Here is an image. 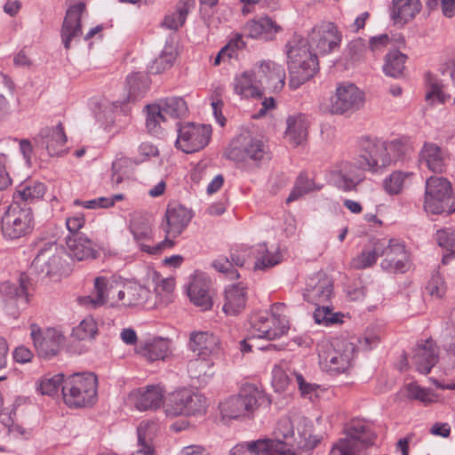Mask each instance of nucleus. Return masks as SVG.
<instances>
[{"instance_id":"f257e3e1","label":"nucleus","mask_w":455,"mask_h":455,"mask_svg":"<svg viewBox=\"0 0 455 455\" xmlns=\"http://www.w3.org/2000/svg\"><path fill=\"white\" fill-rule=\"evenodd\" d=\"M285 48L290 73L289 86L297 89L313 77L316 72L317 57L309 51L307 42L299 35H294L288 41Z\"/></svg>"},{"instance_id":"f03ea898","label":"nucleus","mask_w":455,"mask_h":455,"mask_svg":"<svg viewBox=\"0 0 455 455\" xmlns=\"http://www.w3.org/2000/svg\"><path fill=\"white\" fill-rule=\"evenodd\" d=\"M345 437L331 447L330 455H363L373 444L375 435L371 426L361 419H353L344 426Z\"/></svg>"},{"instance_id":"7ed1b4c3","label":"nucleus","mask_w":455,"mask_h":455,"mask_svg":"<svg viewBox=\"0 0 455 455\" xmlns=\"http://www.w3.org/2000/svg\"><path fill=\"white\" fill-rule=\"evenodd\" d=\"M97 377L92 372L68 376L61 387L65 403L71 408L93 404L97 400Z\"/></svg>"},{"instance_id":"20e7f679","label":"nucleus","mask_w":455,"mask_h":455,"mask_svg":"<svg viewBox=\"0 0 455 455\" xmlns=\"http://www.w3.org/2000/svg\"><path fill=\"white\" fill-rule=\"evenodd\" d=\"M270 399L262 390L253 385H245L237 395L230 396L220 404L224 418L238 419L251 413L259 405H269Z\"/></svg>"},{"instance_id":"39448f33","label":"nucleus","mask_w":455,"mask_h":455,"mask_svg":"<svg viewBox=\"0 0 455 455\" xmlns=\"http://www.w3.org/2000/svg\"><path fill=\"white\" fill-rule=\"evenodd\" d=\"M35 227L31 208L12 202L1 220L2 234L5 239L18 240L30 235Z\"/></svg>"},{"instance_id":"423d86ee","label":"nucleus","mask_w":455,"mask_h":455,"mask_svg":"<svg viewBox=\"0 0 455 455\" xmlns=\"http://www.w3.org/2000/svg\"><path fill=\"white\" fill-rule=\"evenodd\" d=\"M360 164L367 172H382L390 165L386 141L378 138L363 137L360 140Z\"/></svg>"},{"instance_id":"0eeeda50","label":"nucleus","mask_w":455,"mask_h":455,"mask_svg":"<svg viewBox=\"0 0 455 455\" xmlns=\"http://www.w3.org/2000/svg\"><path fill=\"white\" fill-rule=\"evenodd\" d=\"M211 134L210 125L195 123L180 124L176 147L187 154L199 151L209 143Z\"/></svg>"},{"instance_id":"6e6552de","label":"nucleus","mask_w":455,"mask_h":455,"mask_svg":"<svg viewBox=\"0 0 455 455\" xmlns=\"http://www.w3.org/2000/svg\"><path fill=\"white\" fill-rule=\"evenodd\" d=\"M62 267L61 251L56 243L47 242L43 244L30 266V272L39 278L58 275Z\"/></svg>"},{"instance_id":"1a4fd4ad","label":"nucleus","mask_w":455,"mask_h":455,"mask_svg":"<svg viewBox=\"0 0 455 455\" xmlns=\"http://www.w3.org/2000/svg\"><path fill=\"white\" fill-rule=\"evenodd\" d=\"M452 194L451 182L443 177H430L426 182L424 208L433 214L444 212Z\"/></svg>"},{"instance_id":"9d476101","label":"nucleus","mask_w":455,"mask_h":455,"mask_svg":"<svg viewBox=\"0 0 455 455\" xmlns=\"http://www.w3.org/2000/svg\"><path fill=\"white\" fill-rule=\"evenodd\" d=\"M169 405L167 411L173 416L195 415L205 411L206 399L201 394L183 388L171 395Z\"/></svg>"},{"instance_id":"9b49d317","label":"nucleus","mask_w":455,"mask_h":455,"mask_svg":"<svg viewBox=\"0 0 455 455\" xmlns=\"http://www.w3.org/2000/svg\"><path fill=\"white\" fill-rule=\"evenodd\" d=\"M250 323L258 339L274 340L289 330L288 321L284 318L269 316L267 312H258L251 316Z\"/></svg>"},{"instance_id":"f8f14e48","label":"nucleus","mask_w":455,"mask_h":455,"mask_svg":"<svg viewBox=\"0 0 455 455\" xmlns=\"http://www.w3.org/2000/svg\"><path fill=\"white\" fill-rule=\"evenodd\" d=\"M379 243L385 246L381 250L380 256L383 257L381 267L391 273H404L409 269V256L405 246L395 239L382 238Z\"/></svg>"},{"instance_id":"ddd939ff","label":"nucleus","mask_w":455,"mask_h":455,"mask_svg":"<svg viewBox=\"0 0 455 455\" xmlns=\"http://www.w3.org/2000/svg\"><path fill=\"white\" fill-rule=\"evenodd\" d=\"M28 276L25 274H20L18 283L4 282L1 284L0 291L3 295L6 310L10 314L16 315L28 305Z\"/></svg>"},{"instance_id":"4468645a","label":"nucleus","mask_w":455,"mask_h":455,"mask_svg":"<svg viewBox=\"0 0 455 455\" xmlns=\"http://www.w3.org/2000/svg\"><path fill=\"white\" fill-rule=\"evenodd\" d=\"M364 96L353 84H342L331 98V110L333 114H344L358 110L363 106Z\"/></svg>"},{"instance_id":"2eb2a0df","label":"nucleus","mask_w":455,"mask_h":455,"mask_svg":"<svg viewBox=\"0 0 455 455\" xmlns=\"http://www.w3.org/2000/svg\"><path fill=\"white\" fill-rule=\"evenodd\" d=\"M239 147L232 149L231 154L243 161L254 163L265 162L270 159L269 147L260 138L251 135H242L237 139Z\"/></svg>"},{"instance_id":"dca6fc26","label":"nucleus","mask_w":455,"mask_h":455,"mask_svg":"<svg viewBox=\"0 0 455 455\" xmlns=\"http://www.w3.org/2000/svg\"><path fill=\"white\" fill-rule=\"evenodd\" d=\"M366 169L360 164L359 156L354 162L342 161L332 171V178L338 188L344 191L354 190L364 180Z\"/></svg>"},{"instance_id":"f3484780","label":"nucleus","mask_w":455,"mask_h":455,"mask_svg":"<svg viewBox=\"0 0 455 455\" xmlns=\"http://www.w3.org/2000/svg\"><path fill=\"white\" fill-rule=\"evenodd\" d=\"M67 136L61 123L53 127H45L34 138L35 146L38 149H45L49 156H60L65 152L64 146Z\"/></svg>"},{"instance_id":"a211bd4d","label":"nucleus","mask_w":455,"mask_h":455,"mask_svg":"<svg viewBox=\"0 0 455 455\" xmlns=\"http://www.w3.org/2000/svg\"><path fill=\"white\" fill-rule=\"evenodd\" d=\"M256 76L261 90L279 92L285 84L284 68L271 60L262 61L256 70Z\"/></svg>"},{"instance_id":"6ab92c4d","label":"nucleus","mask_w":455,"mask_h":455,"mask_svg":"<svg viewBox=\"0 0 455 455\" xmlns=\"http://www.w3.org/2000/svg\"><path fill=\"white\" fill-rule=\"evenodd\" d=\"M31 337L39 356L47 359L55 356L60 352L64 339L62 334L53 328L44 331L33 328Z\"/></svg>"},{"instance_id":"aec40b11","label":"nucleus","mask_w":455,"mask_h":455,"mask_svg":"<svg viewBox=\"0 0 455 455\" xmlns=\"http://www.w3.org/2000/svg\"><path fill=\"white\" fill-rule=\"evenodd\" d=\"M333 294L332 280L324 273H317L307 283L304 297L314 305L326 304Z\"/></svg>"},{"instance_id":"412c9836","label":"nucleus","mask_w":455,"mask_h":455,"mask_svg":"<svg viewBox=\"0 0 455 455\" xmlns=\"http://www.w3.org/2000/svg\"><path fill=\"white\" fill-rule=\"evenodd\" d=\"M192 219L191 212L180 204H169L162 228L167 235L177 237Z\"/></svg>"},{"instance_id":"4be33fe9","label":"nucleus","mask_w":455,"mask_h":455,"mask_svg":"<svg viewBox=\"0 0 455 455\" xmlns=\"http://www.w3.org/2000/svg\"><path fill=\"white\" fill-rule=\"evenodd\" d=\"M243 30L251 38L267 42L274 40L283 28L271 17L265 15L247 21Z\"/></svg>"},{"instance_id":"5701e85b","label":"nucleus","mask_w":455,"mask_h":455,"mask_svg":"<svg viewBox=\"0 0 455 455\" xmlns=\"http://www.w3.org/2000/svg\"><path fill=\"white\" fill-rule=\"evenodd\" d=\"M355 347L347 341H337L333 345V350L324 357L328 363L329 371L333 373L346 371L350 366L354 358Z\"/></svg>"},{"instance_id":"b1692460","label":"nucleus","mask_w":455,"mask_h":455,"mask_svg":"<svg viewBox=\"0 0 455 455\" xmlns=\"http://www.w3.org/2000/svg\"><path fill=\"white\" fill-rule=\"evenodd\" d=\"M85 9V4L79 2L68 10L61 28V37L66 50L70 48L72 39L79 37L82 34L81 14Z\"/></svg>"},{"instance_id":"393cba45","label":"nucleus","mask_w":455,"mask_h":455,"mask_svg":"<svg viewBox=\"0 0 455 455\" xmlns=\"http://www.w3.org/2000/svg\"><path fill=\"white\" fill-rule=\"evenodd\" d=\"M114 286L105 276H98L94 279V285L92 293L88 296L80 297L78 302L80 305L89 308L95 309L105 305L112 296Z\"/></svg>"},{"instance_id":"a878e982","label":"nucleus","mask_w":455,"mask_h":455,"mask_svg":"<svg viewBox=\"0 0 455 455\" xmlns=\"http://www.w3.org/2000/svg\"><path fill=\"white\" fill-rule=\"evenodd\" d=\"M66 243L70 257L79 261L94 259L99 257L96 244L84 235H68Z\"/></svg>"},{"instance_id":"bb28decb","label":"nucleus","mask_w":455,"mask_h":455,"mask_svg":"<svg viewBox=\"0 0 455 455\" xmlns=\"http://www.w3.org/2000/svg\"><path fill=\"white\" fill-rule=\"evenodd\" d=\"M135 407L140 411L156 410L164 402V390L160 386H148L131 394Z\"/></svg>"},{"instance_id":"cd10ccee","label":"nucleus","mask_w":455,"mask_h":455,"mask_svg":"<svg viewBox=\"0 0 455 455\" xmlns=\"http://www.w3.org/2000/svg\"><path fill=\"white\" fill-rule=\"evenodd\" d=\"M438 361V347L432 339L417 346L412 362L419 372L427 374Z\"/></svg>"},{"instance_id":"c85d7f7f","label":"nucleus","mask_w":455,"mask_h":455,"mask_svg":"<svg viewBox=\"0 0 455 455\" xmlns=\"http://www.w3.org/2000/svg\"><path fill=\"white\" fill-rule=\"evenodd\" d=\"M247 301V287L238 283L228 286L224 291L222 309L226 315H236L245 307Z\"/></svg>"},{"instance_id":"c756f323","label":"nucleus","mask_w":455,"mask_h":455,"mask_svg":"<svg viewBox=\"0 0 455 455\" xmlns=\"http://www.w3.org/2000/svg\"><path fill=\"white\" fill-rule=\"evenodd\" d=\"M312 41L315 43V48L321 54H327L339 46L341 37L336 27L330 23L324 28L314 29Z\"/></svg>"},{"instance_id":"7c9ffc66","label":"nucleus","mask_w":455,"mask_h":455,"mask_svg":"<svg viewBox=\"0 0 455 455\" xmlns=\"http://www.w3.org/2000/svg\"><path fill=\"white\" fill-rule=\"evenodd\" d=\"M189 347L199 356H209L220 350V339L210 331H193L189 338Z\"/></svg>"},{"instance_id":"2f4dec72","label":"nucleus","mask_w":455,"mask_h":455,"mask_svg":"<svg viewBox=\"0 0 455 455\" xmlns=\"http://www.w3.org/2000/svg\"><path fill=\"white\" fill-rule=\"evenodd\" d=\"M421 163L433 172L442 173L446 167V155L440 147L434 143H425L420 154Z\"/></svg>"},{"instance_id":"473e14b6","label":"nucleus","mask_w":455,"mask_h":455,"mask_svg":"<svg viewBox=\"0 0 455 455\" xmlns=\"http://www.w3.org/2000/svg\"><path fill=\"white\" fill-rule=\"evenodd\" d=\"M286 124L285 137L294 147L302 144L307 140L308 121L305 115L299 114L289 116Z\"/></svg>"},{"instance_id":"72a5a7b5","label":"nucleus","mask_w":455,"mask_h":455,"mask_svg":"<svg viewBox=\"0 0 455 455\" xmlns=\"http://www.w3.org/2000/svg\"><path fill=\"white\" fill-rule=\"evenodd\" d=\"M138 353L148 361L164 360L171 354L170 340L156 338L141 344Z\"/></svg>"},{"instance_id":"f704fd0d","label":"nucleus","mask_w":455,"mask_h":455,"mask_svg":"<svg viewBox=\"0 0 455 455\" xmlns=\"http://www.w3.org/2000/svg\"><path fill=\"white\" fill-rule=\"evenodd\" d=\"M234 91L236 94L244 98L260 96L261 88L256 72L245 71L236 76L234 80Z\"/></svg>"},{"instance_id":"c9c22d12","label":"nucleus","mask_w":455,"mask_h":455,"mask_svg":"<svg viewBox=\"0 0 455 455\" xmlns=\"http://www.w3.org/2000/svg\"><path fill=\"white\" fill-rule=\"evenodd\" d=\"M190 300L204 310L210 309L212 306L209 294V283L201 278H195L188 286Z\"/></svg>"},{"instance_id":"e433bc0d","label":"nucleus","mask_w":455,"mask_h":455,"mask_svg":"<svg viewBox=\"0 0 455 455\" xmlns=\"http://www.w3.org/2000/svg\"><path fill=\"white\" fill-rule=\"evenodd\" d=\"M419 0H393L392 18L395 22H407L419 12Z\"/></svg>"},{"instance_id":"4c0bfd02","label":"nucleus","mask_w":455,"mask_h":455,"mask_svg":"<svg viewBox=\"0 0 455 455\" xmlns=\"http://www.w3.org/2000/svg\"><path fill=\"white\" fill-rule=\"evenodd\" d=\"M213 362L205 356L192 359L188 363V372L192 379L206 383L213 375Z\"/></svg>"},{"instance_id":"58836bf2","label":"nucleus","mask_w":455,"mask_h":455,"mask_svg":"<svg viewBox=\"0 0 455 455\" xmlns=\"http://www.w3.org/2000/svg\"><path fill=\"white\" fill-rule=\"evenodd\" d=\"M159 430V421L144 419L137 427L138 446L143 449H154L153 440Z\"/></svg>"},{"instance_id":"ea45409f","label":"nucleus","mask_w":455,"mask_h":455,"mask_svg":"<svg viewBox=\"0 0 455 455\" xmlns=\"http://www.w3.org/2000/svg\"><path fill=\"white\" fill-rule=\"evenodd\" d=\"M160 111H163L166 117L180 118L187 115L188 106L186 101L180 97H171L159 100L155 103Z\"/></svg>"},{"instance_id":"a19ab883","label":"nucleus","mask_w":455,"mask_h":455,"mask_svg":"<svg viewBox=\"0 0 455 455\" xmlns=\"http://www.w3.org/2000/svg\"><path fill=\"white\" fill-rule=\"evenodd\" d=\"M386 146L387 156L390 158V165L397 161H403L414 151L412 143L406 138L386 141Z\"/></svg>"},{"instance_id":"79ce46f5","label":"nucleus","mask_w":455,"mask_h":455,"mask_svg":"<svg viewBox=\"0 0 455 455\" xmlns=\"http://www.w3.org/2000/svg\"><path fill=\"white\" fill-rule=\"evenodd\" d=\"M195 4V0H180L175 12L165 16L163 26L169 29L177 30L181 27L187 16Z\"/></svg>"},{"instance_id":"37998d69","label":"nucleus","mask_w":455,"mask_h":455,"mask_svg":"<svg viewBox=\"0 0 455 455\" xmlns=\"http://www.w3.org/2000/svg\"><path fill=\"white\" fill-rule=\"evenodd\" d=\"M407 56L398 50L390 51L385 57L383 71L391 77H400L405 68Z\"/></svg>"},{"instance_id":"c03bdc74","label":"nucleus","mask_w":455,"mask_h":455,"mask_svg":"<svg viewBox=\"0 0 455 455\" xmlns=\"http://www.w3.org/2000/svg\"><path fill=\"white\" fill-rule=\"evenodd\" d=\"M385 246L379 243V239L372 241L371 249L363 250L359 255L353 259L351 264L354 268L363 269L374 264L379 257H380L381 250Z\"/></svg>"},{"instance_id":"a18cd8bd","label":"nucleus","mask_w":455,"mask_h":455,"mask_svg":"<svg viewBox=\"0 0 455 455\" xmlns=\"http://www.w3.org/2000/svg\"><path fill=\"white\" fill-rule=\"evenodd\" d=\"M45 187L41 182H30L20 188L13 196V202H20L21 205L32 203L44 196Z\"/></svg>"},{"instance_id":"49530a36","label":"nucleus","mask_w":455,"mask_h":455,"mask_svg":"<svg viewBox=\"0 0 455 455\" xmlns=\"http://www.w3.org/2000/svg\"><path fill=\"white\" fill-rule=\"evenodd\" d=\"M146 109V127L148 132L154 136L161 135L164 129L162 125L167 122L168 118L163 111H160V108L156 104L148 105Z\"/></svg>"},{"instance_id":"de8ad7c7","label":"nucleus","mask_w":455,"mask_h":455,"mask_svg":"<svg viewBox=\"0 0 455 455\" xmlns=\"http://www.w3.org/2000/svg\"><path fill=\"white\" fill-rule=\"evenodd\" d=\"M404 390L408 399L419 401L426 405L438 401V395L431 389L422 387L415 382L407 384Z\"/></svg>"},{"instance_id":"09e8293b","label":"nucleus","mask_w":455,"mask_h":455,"mask_svg":"<svg viewBox=\"0 0 455 455\" xmlns=\"http://www.w3.org/2000/svg\"><path fill=\"white\" fill-rule=\"evenodd\" d=\"M151 295L150 291L137 283L126 285L125 306H138L145 304Z\"/></svg>"},{"instance_id":"8fccbe9b","label":"nucleus","mask_w":455,"mask_h":455,"mask_svg":"<svg viewBox=\"0 0 455 455\" xmlns=\"http://www.w3.org/2000/svg\"><path fill=\"white\" fill-rule=\"evenodd\" d=\"M98 334V324L95 319L88 315L73 329L72 336L79 340L92 339Z\"/></svg>"},{"instance_id":"3c124183","label":"nucleus","mask_w":455,"mask_h":455,"mask_svg":"<svg viewBox=\"0 0 455 455\" xmlns=\"http://www.w3.org/2000/svg\"><path fill=\"white\" fill-rule=\"evenodd\" d=\"M175 281L173 278H163L155 287L157 303L167 305L172 301Z\"/></svg>"},{"instance_id":"603ef678","label":"nucleus","mask_w":455,"mask_h":455,"mask_svg":"<svg viewBox=\"0 0 455 455\" xmlns=\"http://www.w3.org/2000/svg\"><path fill=\"white\" fill-rule=\"evenodd\" d=\"M176 58V54L172 46H166L162 53L157 57L149 67L151 73L157 74L170 68Z\"/></svg>"},{"instance_id":"864d4df0","label":"nucleus","mask_w":455,"mask_h":455,"mask_svg":"<svg viewBox=\"0 0 455 455\" xmlns=\"http://www.w3.org/2000/svg\"><path fill=\"white\" fill-rule=\"evenodd\" d=\"M132 162L125 156L116 157L112 164L111 181L115 185L120 184L131 173Z\"/></svg>"},{"instance_id":"5fc2aeb1","label":"nucleus","mask_w":455,"mask_h":455,"mask_svg":"<svg viewBox=\"0 0 455 455\" xmlns=\"http://www.w3.org/2000/svg\"><path fill=\"white\" fill-rule=\"evenodd\" d=\"M316 308L314 312V319L316 323L328 326L332 323H339L341 315L332 313V309L329 305H315Z\"/></svg>"},{"instance_id":"6e6d98bb","label":"nucleus","mask_w":455,"mask_h":455,"mask_svg":"<svg viewBox=\"0 0 455 455\" xmlns=\"http://www.w3.org/2000/svg\"><path fill=\"white\" fill-rule=\"evenodd\" d=\"M313 189V181L307 177V175L301 173L299 175L295 181L294 188L290 193L286 199V203L290 204L304 195L307 194Z\"/></svg>"},{"instance_id":"4d7b16f0","label":"nucleus","mask_w":455,"mask_h":455,"mask_svg":"<svg viewBox=\"0 0 455 455\" xmlns=\"http://www.w3.org/2000/svg\"><path fill=\"white\" fill-rule=\"evenodd\" d=\"M256 252L259 255L255 262L256 269H267L272 267L280 262L279 254H270L266 245H259L256 249Z\"/></svg>"},{"instance_id":"13d9d810","label":"nucleus","mask_w":455,"mask_h":455,"mask_svg":"<svg viewBox=\"0 0 455 455\" xmlns=\"http://www.w3.org/2000/svg\"><path fill=\"white\" fill-rule=\"evenodd\" d=\"M411 175V172H394L384 181L385 190L390 195L399 194L406 178Z\"/></svg>"},{"instance_id":"bf43d9fd","label":"nucleus","mask_w":455,"mask_h":455,"mask_svg":"<svg viewBox=\"0 0 455 455\" xmlns=\"http://www.w3.org/2000/svg\"><path fill=\"white\" fill-rule=\"evenodd\" d=\"M367 51V44L363 38H356L352 40L347 44V56L353 63L364 60Z\"/></svg>"},{"instance_id":"052dcab7","label":"nucleus","mask_w":455,"mask_h":455,"mask_svg":"<svg viewBox=\"0 0 455 455\" xmlns=\"http://www.w3.org/2000/svg\"><path fill=\"white\" fill-rule=\"evenodd\" d=\"M438 245L455 255V229L451 228H440L435 233Z\"/></svg>"},{"instance_id":"680f3d73","label":"nucleus","mask_w":455,"mask_h":455,"mask_svg":"<svg viewBox=\"0 0 455 455\" xmlns=\"http://www.w3.org/2000/svg\"><path fill=\"white\" fill-rule=\"evenodd\" d=\"M64 381L65 379L62 374L45 377L41 380L39 389L43 395H54L58 393L60 385H64Z\"/></svg>"},{"instance_id":"e2e57ef3","label":"nucleus","mask_w":455,"mask_h":455,"mask_svg":"<svg viewBox=\"0 0 455 455\" xmlns=\"http://www.w3.org/2000/svg\"><path fill=\"white\" fill-rule=\"evenodd\" d=\"M427 292L433 298L441 299L446 291V284L438 272L432 275L426 285Z\"/></svg>"},{"instance_id":"0e129e2a","label":"nucleus","mask_w":455,"mask_h":455,"mask_svg":"<svg viewBox=\"0 0 455 455\" xmlns=\"http://www.w3.org/2000/svg\"><path fill=\"white\" fill-rule=\"evenodd\" d=\"M258 451L259 455H296L287 444L279 441H266V447Z\"/></svg>"},{"instance_id":"69168bd1","label":"nucleus","mask_w":455,"mask_h":455,"mask_svg":"<svg viewBox=\"0 0 455 455\" xmlns=\"http://www.w3.org/2000/svg\"><path fill=\"white\" fill-rule=\"evenodd\" d=\"M266 447V441L258 440L248 444H237L231 451L230 455H259L258 450Z\"/></svg>"},{"instance_id":"338daca9","label":"nucleus","mask_w":455,"mask_h":455,"mask_svg":"<svg viewBox=\"0 0 455 455\" xmlns=\"http://www.w3.org/2000/svg\"><path fill=\"white\" fill-rule=\"evenodd\" d=\"M213 267L219 272L226 274L230 279L239 277L237 270L233 267V263L227 258H220L213 261Z\"/></svg>"},{"instance_id":"774afa93","label":"nucleus","mask_w":455,"mask_h":455,"mask_svg":"<svg viewBox=\"0 0 455 455\" xmlns=\"http://www.w3.org/2000/svg\"><path fill=\"white\" fill-rule=\"evenodd\" d=\"M272 382L275 389L278 391L284 390L290 381L289 377L284 371V370L279 365H275L272 371Z\"/></svg>"}]
</instances>
